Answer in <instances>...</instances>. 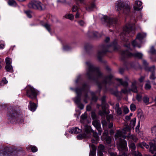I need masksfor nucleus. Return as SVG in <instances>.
I'll return each instance as SVG.
<instances>
[{
    "label": "nucleus",
    "instance_id": "f257e3e1",
    "mask_svg": "<svg viewBox=\"0 0 156 156\" xmlns=\"http://www.w3.org/2000/svg\"><path fill=\"white\" fill-rule=\"evenodd\" d=\"M130 128L127 126L123 129L122 131L119 130L117 131L115 138L117 140V146L119 151H127V143L124 139H126L127 136L124 134L128 133V135H130Z\"/></svg>",
    "mask_w": 156,
    "mask_h": 156
},
{
    "label": "nucleus",
    "instance_id": "f03ea898",
    "mask_svg": "<svg viewBox=\"0 0 156 156\" xmlns=\"http://www.w3.org/2000/svg\"><path fill=\"white\" fill-rule=\"evenodd\" d=\"M86 64L88 68L87 75L89 79L95 80L102 77L99 69L95 67L90 62H87Z\"/></svg>",
    "mask_w": 156,
    "mask_h": 156
},
{
    "label": "nucleus",
    "instance_id": "7ed1b4c3",
    "mask_svg": "<svg viewBox=\"0 0 156 156\" xmlns=\"http://www.w3.org/2000/svg\"><path fill=\"white\" fill-rule=\"evenodd\" d=\"M125 45V46L127 47L128 49L126 51H122L121 52L122 56L123 57H129L134 56L135 57L140 58L143 56V54L140 53L136 52L134 54H132L129 52L131 50L129 48L130 44H129V43Z\"/></svg>",
    "mask_w": 156,
    "mask_h": 156
},
{
    "label": "nucleus",
    "instance_id": "20e7f679",
    "mask_svg": "<svg viewBox=\"0 0 156 156\" xmlns=\"http://www.w3.org/2000/svg\"><path fill=\"white\" fill-rule=\"evenodd\" d=\"M28 6L30 8L37 9L40 11L44 10L46 9L44 5L39 1L34 0L30 2Z\"/></svg>",
    "mask_w": 156,
    "mask_h": 156
},
{
    "label": "nucleus",
    "instance_id": "39448f33",
    "mask_svg": "<svg viewBox=\"0 0 156 156\" xmlns=\"http://www.w3.org/2000/svg\"><path fill=\"white\" fill-rule=\"evenodd\" d=\"M105 99L104 97H103L102 99V111H100L99 112V114L101 116L106 115L108 121H110L113 119V116L111 114L107 115L108 113L106 112V108L108 107V105L105 103Z\"/></svg>",
    "mask_w": 156,
    "mask_h": 156
},
{
    "label": "nucleus",
    "instance_id": "423d86ee",
    "mask_svg": "<svg viewBox=\"0 0 156 156\" xmlns=\"http://www.w3.org/2000/svg\"><path fill=\"white\" fill-rule=\"evenodd\" d=\"M146 34L144 33H139L135 39L132 42V44L134 47H140V44L141 43L142 40L146 37Z\"/></svg>",
    "mask_w": 156,
    "mask_h": 156
},
{
    "label": "nucleus",
    "instance_id": "0eeeda50",
    "mask_svg": "<svg viewBox=\"0 0 156 156\" xmlns=\"http://www.w3.org/2000/svg\"><path fill=\"white\" fill-rule=\"evenodd\" d=\"M133 25V24H132L131 23H130L127 24L125 27H124L123 29V32L121 34L120 36L123 37V39H124L125 37H126L127 34L130 33L131 32H132V28Z\"/></svg>",
    "mask_w": 156,
    "mask_h": 156
},
{
    "label": "nucleus",
    "instance_id": "6e6552de",
    "mask_svg": "<svg viewBox=\"0 0 156 156\" xmlns=\"http://www.w3.org/2000/svg\"><path fill=\"white\" fill-rule=\"evenodd\" d=\"M101 20L103 23H106L108 26L115 24L117 21L116 18L111 19L106 16H104L101 18Z\"/></svg>",
    "mask_w": 156,
    "mask_h": 156
},
{
    "label": "nucleus",
    "instance_id": "1a4fd4ad",
    "mask_svg": "<svg viewBox=\"0 0 156 156\" xmlns=\"http://www.w3.org/2000/svg\"><path fill=\"white\" fill-rule=\"evenodd\" d=\"M116 6L118 10H122L123 12L125 14H127L129 11L130 8L129 6H124L123 2L118 1L116 3Z\"/></svg>",
    "mask_w": 156,
    "mask_h": 156
},
{
    "label": "nucleus",
    "instance_id": "9d476101",
    "mask_svg": "<svg viewBox=\"0 0 156 156\" xmlns=\"http://www.w3.org/2000/svg\"><path fill=\"white\" fill-rule=\"evenodd\" d=\"M27 94L29 98L34 99L36 98L37 92L33 87L30 86H28L27 87Z\"/></svg>",
    "mask_w": 156,
    "mask_h": 156
},
{
    "label": "nucleus",
    "instance_id": "9b49d317",
    "mask_svg": "<svg viewBox=\"0 0 156 156\" xmlns=\"http://www.w3.org/2000/svg\"><path fill=\"white\" fill-rule=\"evenodd\" d=\"M117 80L121 85L125 87L124 89H122L120 92L121 93L127 94L130 91L129 89H127L126 87L128 85V83L126 81H123L122 79H118Z\"/></svg>",
    "mask_w": 156,
    "mask_h": 156
},
{
    "label": "nucleus",
    "instance_id": "f8f14e48",
    "mask_svg": "<svg viewBox=\"0 0 156 156\" xmlns=\"http://www.w3.org/2000/svg\"><path fill=\"white\" fill-rule=\"evenodd\" d=\"M82 90V89H80L78 88H76L75 90V91L77 94V95L74 99V101L75 103L77 105L80 104V98Z\"/></svg>",
    "mask_w": 156,
    "mask_h": 156
},
{
    "label": "nucleus",
    "instance_id": "ddd939ff",
    "mask_svg": "<svg viewBox=\"0 0 156 156\" xmlns=\"http://www.w3.org/2000/svg\"><path fill=\"white\" fill-rule=\"evenodd\" d=\"M150 147V151L152 154L156 153V138L149 143Z\"/></svg>",
    "mask_w": 156,
    "mask_h": 156
},
{
    "label": "nucleus",
    "instance_id": "4468645a",
    "mask_svg": "<svg viewBox=\"0 0 156 156\" xmlns=\"http://www.w3.org/2000/svg\"><path fill=\"white\" fill-rule=\"evenodd\" d=\"M93 126L96 128L98 132V134L100 135L102 133V130L101 128L100 124L99 121L97 119L94 120L92 122Z\"/></svg>",
    "mask_w": 156,
    "mask_h": 156
},
{
    "label": "nucleus",
    "instance_id": "2eb2a0df",
    "mask_svg": "<svg viewBox=\"0 0 156 156\" xmlns=\"http://www.w3.org/2000/svg\"><path fill=\"white\" fill-rule=\"evenodd\" d=\"M11 153H12L11 148L6 147H4V151L2 154L3 156H10Z\"/></svg>",
    "mask_w": 156,
    "mask_h": 156
},
{
    "label": "nucleus",
    "instance_id": "dca6fc26",
    "mask_svg": "<svg viewBox=\"0 0 156 156\" xmlns=\"http://www.w3.org/2000/svg\"><path fill=\"white\" fill-rule=\"evenodd\" d=\"M108 51L106 50L104 46L102 48V49L99 51L97 54V57L99 60H101V58L102 56Z\"/></svg>",
    "mask_w": 156,
    "mask_h": 156
},
{
    "label": "nucleus",
    "instance_id": "f3484780",
    "mask_svg": "<svg viewBox=\"0 0 156 156\" xmlns=\"http://www.w3.org/2000/svg\"><path fill=\"white\" fill-rule=\"evenodd\" d=\"M142 2L139 1H136L135 2L134 9L135 10H139L142 8Z\"/></svg>",
    "mask_w": 156,
    "mask_h": 156
},
{
    "label": "nucleus",
    "instance_id": "a211bd4d",
    "mask_svg": "<svg viewBox=\"0 0 156 156\" xmlns=\"http://www.w3.org/2000/svg\"><path fill=\"white\" fill-rule=\"evenodd\" d=\"M137 82L136 80H134L132 82V85L131 86V88L129 89L130 91H132L134 92H137V89L136 85Z\"/></svg>",
    "mask_w": 156,
    "mask_h": 156
},
{
    "label": "nucleus",
    "instance_id": "6ab92c4d",
    "mask_svg": "<svg viewBox=\"0 0 156 156\" xmlns=\"http://www.w3.org/2000/svg\"><path fill=\"white\" fill-rule=\"evenodd\" d=\"M82 131L81 129H79L77 127L72 128L69 130V132L71 133L77 134L80 133Z\"/></svg>",
    "mask_w": 156,
    "mask_h": 156
},
{
    "label": "nucleus",
    "instance_id": "aec40b11",
    "mask_svg": "<svg viewBox=\"0 0 156 156\" xmlns=\"http://www.w3.org/2000/svg\"><path fill=\"white\" fill-rule=\"evenodd\" d=\"M115 109V110L116 113L118 115H120L122 114V111L121 108L119 107V103L116 104Z\"/></svg>",
    "mask_w": 156,
    "mask_h": 156
},
{
    "label": "nucleus",
    "instance_id": "412c9836",
    "mask_svg": "<svg viewBox=\"0 0 156 156\" xmlns=\"http://www.w3.org/2000/svg\"><path fill=\"white\" fill-rule=\"evenodd\" d=\"M30 105H29V109L32 112H34L37 108V106L35 103L31 102H30Z\"/></svg>",
    "mask_w": 156,
    "mask_h": 156
},
{
    "label": "nucleus",
    "instance_id": "4be33fe9",
    "mask_svg": "<svg viewBox=\"0 0 156 156\" xmlns=\"http://www.w3.org/2000/svg\"><path fill=\"white\" fill-rule=\"evenodd\" d=\"M16 114V111L12 108H9L7 112V115L9 116H14L15 114Z\"/></svg>",
    "mask_w": 156,
    "mask_h": 156
},
{
    "label": "nucleus",
    "instance_id": "5701e85b",
    "mask_svg": "<svg viewBox=\"0 0 156 156\" xmlns=\"http://www.w3.org/2000/svg\"><path fill=\"white\" fill-rule=\"evenodd\" d=\"M96 7V5L94 2L91 3L90 5H87L86 7V9L88 11H92Z\"/></svg>",
    "mask_w": 156,
    "mask_h": 156
},
{
    "label": "nucleus",
    "instance_id": "b1692460",
    "mask_svg": "<svg viewBox=\"0 0 156 156\" xmlns=\"http://www.w3.org/2000/svg\"><path fill=\"white\" fill-rule=\"evenodd\" d=\"M26 148L27 150H29L31 149L32 152H35L37 151V147L35 146L28 145L26 147Z\"/></svg>",
    "mask_w": 156,
    "mask_h": 156
},
{
    "label": "nucleus",
    "instance_id": "393cba45",
    "mask_svg": "<svg viewBox=\"0 0 156 156\" xmlns=\"http://www.w3.org/2000/svg\"><path fill=\"white\" fill-rule=\"evenodd\" d=\"M84 131L87 134H89L91 132H92V130L91 129V127L90 126L86 125L84 126Z\"/></svg>",
    "mask_w": 156,
    "mask_h": 156
},
{
    "label": "nucleus",
    "instance_id": "a878e982",
    "mask_svg": "<svg viewBox=\"0 0 156 156\" xmlns=\"http://www.w3.org/2000/svg\"><path fill=\"white\" fill-rule=\"evenodd\" d=\"M112 77V76L111 75H109L108 76L106 77L104 80L103 83L105 84L108 83L111 80Z\"/></svg>",
    "mask_w": 156,
    "mask_h": 156
},
{
    "label": "nucleus",
    "instance_id": "bb28decb",
    "mask_svg": "<svg viewBox=\"0 0 156 156\" xmlns=\"http://www.w3.org/2000/svg\"><path fill=\"white\" fill-rule=\"evenodd\" d=\"M139 145L142 148L145 147L146 148H148L149 147V146L144 142H142L140 143Z\"/></svg>",
    "mask_w": 156,
    "mask_h": 156
},
{
    "label": "nucleus",
    "instance_id": "cd10ccee",
    "mask_svg": "<svg viewBox=\"0 0 156 156\" xmlns=\"http://www.w3.org/2000/svg\"><path fill=\"white\" fill-rule=\"evenodd\" d=\"M145 88L147 90H149L151 88V82L149 80H148L147 81V83L145 86Z\"/></svg>",
    "mask_w": 156,
    "mask_h": 156
},
{
    "label": "nucleus",
    "instance_id": "c85d7f7f",
    "mask_svg": "<svg viewBox=\"0 0 156 156\" xmlns=\"http://www.w3.org/2000/svg\"><path fill=\"white\" fill-rule=\"evenodd\" d=\"M65 17L70 20H72L74 19V16L71 14H68L65 15Z\"/></svg>",
    "mask_w": 156,
    "mask_h": 156
},
{
    "label": "nucleus",
    "instance_id": "c756f323",
    "mask_svg": "<svg viewBox=\"0 0 156 156\" xmlns=\"http://www.w3.org/2000/svg\"><path fill=\"white\" fill-rule=\"evenodd\" d=\"M127 138V139H131L134 141H136L137 140L136 136L134 135H128L126 138Z\"/></svg>",
    "mask_w": 156,
    "mask_h": 156
},
{
    "label": "nucleus",
    "instance_id": "7c9ffc66",
    "mask_svg": "<svg viewBox=\"0 0 156 156\" xmlns=\"http://www.w3.org/2000/svg\"><path fill=\"white\" fill-rule=\"evenodd\" d=\"M8 3L9 5L12 6H15L16 5V2L14 0H9Z\"/></svg>",
    "mask_w": 156,
    "mask_h": 156
},
{
    "label": "nucleus",
    "instance_id": "2f4dec72",
    "mask_svg": "<svg viewBox=\"0 0 156 156\" xmlns=\"http://www.w3.org/2000/svg\"><path fill=\"white\" fill-rule=\"evenodd\" d=\"M143 101L145 103L148 104L149 103V98L147 95H145L143 98Z\"/></svg>",
    "mask_w": 156,
    "mask_h": 156
},
{
    "label": "nucleus",
    "instance_id": "473e14b6",
    "mask_svg": "<svg viewBox=\"0 0 156 156\" xmlns=\"http://www.w3.org/2000/svg\"><path fill=\"white\" fill-rule=\"evenodd\" d=\"M129 146L130 148L133 151L135 149L136 146L135 144L133 143H131L129 144Z\"/></svg>",
    "mask_w": 156,
    "mask_h": 156
},
{
    "label": "nucleus",
    "instance_id": "72a5a7b5",
    "mask_svg": "<svg viewBox=\"0 0 156 156\" xmlns=\"http://www.w3.org/2000/svg\"><path fill=\"white\" fill-rule=\"evenodd\" d=\"M132 154L133 156H142L140 153H139L138 151H133L132 152Z\"/></svg>",
    "mask_w": 156,
    "mask_h": 156
},
{
    "label": "nucleus",
    "instance_id": "f704fd0d",
    "mask_svg": "<svg viewBox=\"0 0 156 156\" xmlns=\"http://www.w3.org/2000/svg\"><path fill=\"white\" fill-rule=\"evenodd\" d=\"M79 8L76 5H74L73 6L72 8V10L73 12H75L79 11Z\"/></svg>",
    "mask_w": 156,
    "mask_h": 156
},
{
    "label": "nucleus",
    "instance_id": "c9c22d12",
    "mask_svg": "<svg viewBox=\"0 0 156 156\" xmlns=\"http://www.w3.org/2000/svg\"><path fill=\"white\" fill-rule=\"evenodd\" d=\"M151 131L152 135L156 136V126L153 127Z\"/></svg>",
    "mask_w": 156,
    "mask_h": 156
},
{
    "label": "nucleus",
    "instance_id": "e433bc0d",
    "mask_svg": "<svg viewBox=\"0 0 156 156\" xmlns=\"http://www.w3.org/2000/svg\"><path fill=\"white\" fill-rule=\"evenodd\" d=\"M87 137H88V136H87L85 134H80L77 136V138L79 140L83 138H87Z\"/></svg>",
    "mask_w": 156,
    "mask_h": 156
},
{
    "label": "nucleus",
    "instance_id": "4c0bfd02",
    "mask_svg": "<svg viewBox=\"0 0 156 156\" xmlns=\"http://www.w3.org/2000/svg\"><path fill=\"white\" fill-rule=\"evenodd\" d=\"M130 110L132 111H134L136 109V105L133 104H131L130 106Z\"/></svg>",
    "mask_w": 156,
    "mask_h": 156
},
{
    "label": "nucleus",
    "instance_id": "58836bf2",
    "mask_svg": "<svg viewBox=\"0 0 156 156\" xmlns=\"http://www.w3.org/2000/svg\"><path fill=\"white\" fill-rule=\"evenodd\" d=\"M43 26L49 32H50V25L47 23H46L43 25Z\"/></svg>",
    "mask_w": 156,
    "mask_h": 156
},
{
    "label": "nucleus",
    "instance_id": "ea45409f",
    "mask_svg": "<svg viewBox=\"0 0 156 156\" xmlns=\"http://www.w3.org/2000/svg\"><path fill=\"white\" fill-rule=\"evenodd\" d=\"M5 69L7 71H10L12 69V66L10 64L6 65L5 66Z\"/></svg>",
    "mask_w": 156,
    "mask_h": 156
},
{
    "label": "nucleus",
    "instance_id": "a19ab883",
    "mask_svg": "<svg viewBox=\"0 0 156 156\" xmlns=\"http://www.w3.org/2000/svg\"><path fill=\"white\" fill-rule=\"evenodd\" d=\"M111 46L113 47L115 50L117 49V42L115 40L112 44Z\"/></svg>",
    "mask_w": 156,
    "mask_h": 156
},
{
    "label": "nucleus",
    "instance_id": "79ce46f5",
    "mask_svg": "<svg viewBox=\"0 0 156 156\" xmlns=\"http://www.w3.org/2000/svg\"><path fill=\"white\" fill-rule=\"evenodd\" d=\"M91 116L94 120L95 119H97V116L94 112H91Z\"/></svg>",
    "mask_w": 156,
    "mask_h": 156
},
{
    "label": "nucleus",
    "instance_id": "37998d69",
    "mask_svg": "<svg viewBox=\"0 0 156 156\" xmlns=\"http://www.w3.org/2000/svg\"><path fill=\"white\" fill-rule=\"evenodd\" d=\"M5 44L3 41H0V49H2L4 48Z\"/></svg>",
    "mask_w": 156,
    "mask_h": 156
},
{
    "label": "nucleus",
    "instance_id": "c03bdc74",
    "mask_svg": "<svg viewBox=\"0 0 156 156\" xmlns=\"http://www.w3.org/2000/svg\"><path fill=\"white\" fill-rule=\"evenodd\" d=\"M92 132L93 133L94 137L95 138V140H97L99 138L97 133L94 132V131H92Z\"/></svg>",
    "mask_w": 156,
    "mask_h": 156
},
{
    "label": "nucleus",
    "instance_id": "a18cd8bd",
    "mask_svg": "<svg viewBox=\"0 0 156 156\" xmlns=\"http://www.w3.org/2000/svg\"><path fill=\"white\" fill-rule=\"evenodd\" d=\"M5 62L6 65L11 64V59L9 58H6L5 59Z\"/></svg>",
    "mask_w": 156,
    "mask_h": 156
},
{
    "label": "nucleus",
    "instance_id": "49530a36",
    "mask_svg": "<svg viewBox=\"0 0 156 156\" xmlns=\"http://www.w3.org/2000/svg\"><path fill=\"white\" fill-rule=\"evenodd\" d=\"M106 141L107 144H109L111 141V139L110 136H107L105 137Z\"/></svg>",
    "mask_w": 156,
    "mask_h": 156
},
{
    "label": "nucleus",
    "instance_id": "de8ad7c7",
    "mask_svg": "<svg viewBox=\"0 0 156 156\" xmlns=\"http://www.w3.org/2000/svg\"><path fill=\"white\" fill-rule=\"evenodd\" d=\"M136 121V118H134L130 122V124L131 126H133V127L135 125Z\"/></svg>",
    "mask_w": 156,
    "mask_h": 156
},
{
    "label": "nucleus",
    "instance_id": "09e8293b",
    "mask_svg": "<svg viewBox=\"0 0 156 156\" xmlns=\"http://www.w3.org/2000/svg\"><path fill=\"white\" fill-rule=\"evenodd\" d=\"M31 13L32 12L30 11H27L26 12V14L27 17L30 18L32 17Z\"/></svg>",
    "mask_w": 156,
    "mask_h": 156
},
{
    "label": "nucleus",
    "instance_id": "8fccbe9b",
    "mask_svg": "<svg viewBox=\"0 0 156 156\" xmlns=\"http://www.w3.org/2000/svg\"><path fill=\"white\" fill-rule=\"evenodd\" d=\"M149 52L151 54H154L156 53V51L153 46L151 47Z\"/></svg>",
    "mask_w": 156,
    "mask_h": 156
},
{
    "label": "nucleus",
    "instance_id": "3c124183",
    "mask_svg": "<svg viewBox=\"0 0 156 156\" xmlns=\"http://www.w3.org/2000/svg\"><path fill=\"white\" fill-rule=\"evenodd\" d=\"M78 23L79 25L82 26H84L85 25V23L82 20H80L78 21Z\"/></svg>",
    "mask_w": 156,
    "mask_h": 156
},
{
    "label": "nucleus",
    "instance_id": "603ef678",
    "mask_svg": "<svg viewBox=\"0 0 156 156\" xmlns=\"http://www.w3.org/2000/svg\"><path fill=\"white\" fill-rule=\"evenodd\" d=\"M91 94H92V95L93 96L92 98V100H93L94 101H96L97 100V98L96 97L94 96V94H95L94 93H93V92H91Z\"/></svg>",
    "mask_w": 156,
    "mask_h": 156
},
{
    "label": "nucleus",
    "instance_id": "864d4df0",
    "mask_svg": "<svg viewBox=\"0 0 156 156\" xmlns=\"http://www.w3.org/2000/svg\"><path fill=\"white\" fill-rule=\"evenodd\" d=\"M90 156H96V151H91L89 154Z\"/></svg>",
    "mask_w": 156,
    "mask_h": 156
},
{
    "label": "nucleus",
    "instance_id": "5fc2aeb1",
    "mask_svg": "<svg viewBox=\"0 0 156 156\" xmlns=\"http://www.w3.org/2000/svg\"><path fill=\"white\" fill-rule=\"evenodd\" d=\"M104 146L103 145L101 144L98 147L99 151H102L104 150Z\"/></svg>",
    "mask_w": 156,
    "mask_h": 156
},
{
    "label": "nucleus",
    "instance_id": "6e6d98bb",
    "mask_svg": "<svg viewBox=\"0 0 156 156\" xmlns=\"http://www.w3.org/2000/svg\"><path fill=\"white\" fill-rule=\"evenodd\" d=\"M90 149L92 150V151H96V147L93 144H91L90 146Z\"/></svg>",
    "mask_w": 156,
    "mask_h": 156
},
{
    "label": "nucleus",
    "instance_id": "4d7b16f0",
    "mask_svg": "<svg viewBox=\"0 0 156 156\" xmlns=\"http://www.w3.org/2000/svg\"><path fill=\"white\" fill-rule=\"evenodd\" d=\"M123 111L125 114H127L129 112V109L127 107H124L123 109Z\"/></svg>",
    "mask_w": 156,
    "mask_h": 156
},
{
    "label": "nucleus",
    "instance_id": "13d9d810",
    "mask_svg": "<svg viewBox=\"0 0 156 156\" xmlns=\"http://www.w3.org/2000/svg\"><path fill=\"white\" fill-rule=\"evenodd\" d=\"M136 99L138 101H140L142 99V96L140 95L137 94L136 96Z\"/></svg>",
    "mask_w": 156,
    "mask_h": 156
},
{
    "label": "nucleus",
    "instance_id": "bf43d9fd",
    "mask_svg": "<svg viewBox=\"0 0 156 156\" xmlns=\"http://www.w3.org/2000/svg\"><path fill=\"white\" fill-rule=\"evenodd\" d=\"M80 13L79 11H78L75 15V17L76 18H78L80 17Z\"/></svg>",
    "mask_w": 156,
    "mask_h": 156
},
{
    "label": "nucleus",
    "instance_id": "052dcab7",
    "mask_svg": "<svg viewBox=\"0 0 156 156\" xmlns=\"http://www.w3.org/2000/svg\"><path fill=\"white\" fill-rule=\"evenodd\" d=\"M142 61L143 64L144 66H146L148 65V63L144 59L142 60Z\"/></svg>",
    "mask_w": 156,
    "mask_h": 156
},
{
    "label": "nucleus",
    "instance_id": "680f3d73",
    "mask_svg": "<svg viewBox=\"0 0 156 156\" xmlns=\"http://www.w3.org/2000/svg\"><path fill=\"white\" fill-rule=\"evenodd\" d=\"M70 49V47L68 46V45H66L63 48V49L65 50L68 51Z\"/></svg>",
    "mask_w": 156,
    "mask_h": 156
},
{
    "label": "nucleus",
    "instance_id": "e2e57ef3",
    "mask_svg": "<svg viewBox=\"0 0 156 156\" xmlns=\"http://www.w3.org/2000/svg\"><path fill=\"white\" fill-rule=\"evenodd\" d=\"M102 123L104 126H105L107 125V123L105 120H103L102 121Z\"/></svg>",
    "mask_w": 156,
    "mask_h": 156
},
{
    "label": "nucleus",
    "instance_id": "0e129e2a",
    "mask_svg": "<svg viewBox=\"0 0 156 156\" xmlns=\"http://www.w3.org/2000/svg\"><path fill=\"white\" fill-rule=\"evenodd\" d=\"M108 133V132L107 130H105L104 133H103V135L105 137H106L107 136V135Z\"/></svg>",
    "mask_w": 156,
    "mask_h": 156
},
{
    "label": "nucleus",
    "instance_id": "69168bd1",
    "mask_svg": "<svg viewBox=\"0 0 156 156\" xmlns=\"http://www.w3.org/2000/svg\"><path fill=\"white\" fill-rule=\"evenodd\" d=\"M77 105L78 107L80 108L81 109H83V105L81 103H80V104L79 105Z\"/></svg>",
    "mask_w": 156,
    "mask_h": 156
},
{
    "label": "nucleus",
    "instance_id": "338daca9",
    "mask_svg": "<svg viewBox=\"0 0 156 156\" xmlns=\"http://www.w3.org/2000/svg\"><path fill=\"white\" fill-rule=\"evenodd\" d=\"M57 2L58 3H64L66 2V0H58Z\"/></svg>",
    "mask_w": 156,
    "mask_h": 156
},
{
    "label": "nucleus",
    "instance_id": "774afa93",
    "mask_svg": "<svg viewBox=\"0 0 156 156\" xmlns=\"http://www.w3.org/2000/svg\"><path fill=\"white\" fill-rule=\"evenodd\" d=\"M103 153L102 151H99L98 153V156H103Z\"/></svg>",
    "mask_w": 156,
    "mask_h": 156
}]
</instances>
